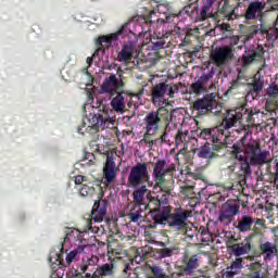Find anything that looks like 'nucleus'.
<instances>
[{
    "instance_id": "nucleus-52",
    "label": "nucleus",
    "mask_w": 278,
    "mask_h": 278,
    "mask_svg": "<svg viewBox=\"0 0 278 278\" xmlns=\"http://www.w3.org/2000/svg\"><path fill=\"white\" fill-rule=\"evenodd\" d=\"M104 168H116V163L114 162V157L110 155L106 156V163Z\"/></svg>"
},
{
    "instance_id": "nucleus-63",
    "label": "nucleus",
    "mask_w": 278,
    "mask_h": 278,
    "mask_svg": "<svg viewBox=\"0 0 278 278\" xmlns=\"http://www.w3.org/2000/svg\"><path fill=\"white\" fill-rule=\"evenodd\" d=\"M86 62L88 64V67L92 66V62H93L92 56L87 58Z\"/></svg>"
},
{
    "instance_id": "nucleus-57",
    "label": "nucleus",
    "mask_w": 278,
    "mask_h": 278,
    "mask_svg": "<svg viewBox=\"0 0 278 278\" xmlns=\"http://www.w3.org/2000/svg\"><path fill=\"white\" fill-rule=\"evenodd\" d=\"M274 169H275V180H274V184L278 188V161L276 162Z\"/></svg>"
},
{
    "instance_id": "nucleus-18",
    "label": "nucleus",
    "mask_w": 278,
    "mask_h": 278,
    "mask_svg": "<svg viewBox=\"0 0 278 278\" xmlns=\"http://www.w3.org/2000/svg\"><path fill=\"white\" fill-rule=\"evenodd\" d=\"M238 121H242V113L240 111H227L225 118L217 128L224 129V132L226 134L228 129L236 127Z\"/></svg>"
},
{
    "instance_id": "nucleus-1",
    "label": "nucleus",
    "mask_w": 278,
    "mask_h": 278,
    "mask_svg": "<svg viewBox=\"0 0 278 278\" xmlns=\"http://www.w3.org/2000/svg\"><path fill=\"white\" fill-rule=\"evenodd\" d=\"M230 155L240 163L243 177L251 175V166H264L268 163V152H262L260 143L255 141L247 143V135L232 144Z\"/></svg>"
},
{
    "instance_id": "nucleus-51",
    "label": "nucleus",
    "mask_w": 278,
    "mask_h": 278,
    "mask_svg": "<svg viewBox=\"0 0 278 278\" xmlns=\"http://www.w3.org/2000/svg\"><path fill=\"white\" fill-rule=\"evenodd\" d=\"M194 187L192 186H187L182 188V194H186V197H194Z\"/></svg>"
},
{
    "instance_id": "nucleus-13",
    "label": "nucleus",
    "mask_w": 278,
    "mask_h": 278,
    "mask_svg": "<svg viewBox=\"0 0 278 278\" xmlns=\"http://www.w3.org/2000/svg\"><path fill=\"white\" fill-rule=\"evenodd\" d=\"M92 278H114L116 277V258L109 257V262L102 265H98Z\"/></svg>"
},
{
    "instance_id": "nucleus-26",
    "label": "nucleus",
    "mask_w": 278,
    "mask_h": 278,
    "mask_svg": "<svg viewBox=\"0 0 278 278\" xmlns=\"http://www.w3.org/2000/svg\"><path fill=\"white\" fill-rule=\"evenodd\" d=\"M214 3H216V0H206L204 4L202 5L200 12L197 11L195 14V21H207V18H212L214 16V13H212V8H214Z\"/></svg>"
},
{
    "instance_id": "nucleus-17",
    "label": "nucleus",
    "mask_w": 278,
    "mask_h": 278,
    "mask_svg": "<svg viewBox=\"0 0 278 278\" xmlns=\"http://www.w3.org/2000/svg\"><path fill=\"white\" fill-rule=\"evenodd\" d=\"M235 18H239L240 15L236 14V9H231L227 2H224V5L212 15V18L217 23L220 21H233Z\"/></svg>"
},
{
    "instance_id": "nucleus-3",
    "label": "nucleus",
    "mask_w": 278,
    "mask_h": 278,
    "mask_svg": "<svg viewBox=\"0 0 278 278\" xmlns=\"http://www.w3.org/2000/svg\"><path fill=\"white\" fill-rule=\"evenodd\" d=\"M176 170L177 165L175 163L167 164L166 160H157L152 172V177L155 181L154 188H160L165 195L170 194V188L164 186V184H166V175H173Z\"/></svg>"
},
{
    "instance_id": "nucleus-8",
    "label": "nucleus",
    "mask_w": 278,
    "mask_h": 278,
    "mask_svg": "<svg viewBox=\"0 0 278 278\" xmlns=\"http://www.w3.org/2000/svg\"><path fill=\"white\" fill-rule=\"evenodd\" d=\"M266 8V4L262 1H252L249 3L245 12L243 15H241L245 23V25H251V23L255 21H262L264 18V10Z\"/></svg>"
},
{
    "instance_id": "nucleus-36",
    "label": "nucleus",
    "mask_w": 278,
    "mask_h": 278,
    "mask_svg": "<svg viewBox=\"0 0 278 278\" xmlns=\"http://www.w3.org/2000/svg\"><path fill=\"white\" fill-rule=\"evenodd\" d=\"M149 202L144 207L146 210H149V214H153V212H160L162 210V201H160L157 198L151 197V194H148Z\"/></svg>"
},
{
    "instance_id": "nucleus-20",
    "label": "nucleus",
    "mask_w": 278,
    "mask_h": 278,
    "mask_svg": "<svg viewBox=\"0 0 278 278\" xmlns=\"http://www.w3.org/2000/svg\"><path fill=\"white\" fill-rule=\"evenodd\" d=\"M112 123V118L108 116L105 113H98L92 115L91 118H89V125L91 126L94 131H99V129H104Z\"/></svg>"
},
{
    "instance_id": "nucleus-41",
    "label": "nucleus",
    "mask_w": 278,
    "mask_h": 278,
    "mask_svg": "<svg viewBox=\"0 0 278 278\" xmlns=\"http://www.w3.org/2000/svg\"><path fill=\"white\" fill-rule=\"evenodd\" d=\"M155 134L157 132H149V130H146V134L143 135L141 142H143V144H148L150 149L152 147H155V144H157V139L155 140L151 139V136H155Z\"/></svg>"
},
{
    "instance_id": "nucleus-44",
    "label": "nucleus",
    "mask_w": 278,
    "mask_h": 278,
    "mask_svg": "<svg viewBox=\"0 0 278 278\" xmlns=\"http://www.w3.org/2000/svg\"><path fill=\"white\" fill-rule=\"evenodd\" d=\"M79 194L80 197H92V194H94V187L83 185L79 189Z\"/></svg>"
},
{
    "instance_id": "nucleus-61",
    "label": "nucleus",
    "mask_w": 278,
    "mask_h": 278,
    "mask_svg": "<svg viewBox=\"0 0 278 278\" xmlns=\"http://www.w3.org/2000/svg\"><path fill=\"white\" fill-rule=\"evenodd\" d=\"M198 231L199 233H201V236H207V228H205L204 226H200Z\"/></svg>"
},
{
    "instance_id": "nucleus-14",
    "label": "nucleus",
    "mask_w": 278,
    "mask_h": 278,
    "mask_svg": "<svg viewBox=\"0 0 278 278\" xmlns=\"http://www.w3.org/2000/svg\"><path fill=\"white\" fill-rule=\"evenodd\" d=\"M216 108V102H214V98L212 96H205L203 99H198L192 104V110L198 112L199 116H205V114L212 113V111Z\"/></svg>"
},
{
    "instance_id": "nucleus-56",
    "label": "nucleus",
    "mask_w": 278,
    "mask_h": 278,
    "mask_svg": "<svg viewBox=\"0 0 278 278\" xmlns=\"http://www.w3.org/2000/svg\"><path fill=\"white\" fill-rule=\"evenodd\" d=\"M74 181L76 186H81L83 181H86V176L78 175L75 177Z\"/></svg>"
},
{
    "instance_id": "nucleus-47",
    "label": "nucleus",
    "mask_w": 278,
    "mask_h": 278,
    "mask_svg": "<svg viewBox=\"0 0 278 278\" xmlns=\"http://www.w3.org/2000/svg\"><path fill=\"white\" fill-rule=\"evenodd\" d=\"M174 251H175V248H163L159 251V255L161 257H173Z\"/></svg>"
},
{
    "instance_id": "nucleus-62",
    "label": "nucleus",
    "mask_w": 278,
    "mask_h": 278,
    "mask_svg": "<svg viewBox=\"0 0 278 278\" xmlns=\"http://www.w3.org/2000/svg\"><path fill=\"white\" fill-rule=\"evenodd\" d=\"M129 270H131V267L129 266V263H126V264H125V267H124V273H125V275H128V274H129Z\"/></svg>"
},
{
    "instance_id": "nucleus-34",
    "label": "nucleus",
    "mask_w": 278,
    "mask_h": 278,
    "mask_svg": "<svg viewBox=\"0 0 278 278\" xmlns=\"http://www.w3.org/2000/svg\"><path fill=\"white\" fill-rule=\"evenodd\" d=\"M86 245H78L76 249L72 250L66 254L65 263L71 266L73 262H79V255L84 253Z\"/></svg>"
},
{
    "instance_id": "nucleus-50",
    "label": "nucleus",
    "mask_w": 278,
    "mask_h": 278,
    "mask_svg": "<svg viewBox=\"0 0 278 278\" xmlns=\"http://www.w3.org/2000/svg\"><path fill=\"white\" fill-rule=\"evenodd\" d=\"M252 53L256 56V59L262 60V58H264V46L258 45L255 51Z\"/></svg>"
},
{
    "instance_id": "nucleus-2",
    "label": "nucleus",
    "mask_w": 278,
    "mask_h": 278,
    "mask_svg": "<svg viewBox=\"0 0 278 278\" xmlns=\"http://www.w3.org/2000/svg\"><path fill=\"white\" fill-rule=\"evenodd\" d=\"M151 179L149 174V163H137L130 168L128 175V188H137L132 192V201L135 205H144V194H147V184Z\"/></svg>"
},
{
    "instance_id": "nucleus-10",
    "label": "nucleus",
    "mask_w": 278,
    "mask_h": 278,
    "mask_svg": "<svg viewBox=\"0 0 278 278\" xmlns=\"http://www.w3.org/2000/svg\"><path fill=\"white\" fill-rule=\"evenodd\" d=\"M128 24H124L119 30L110 35H102L96 40L97 50L94 51V55H99V53H105V49L112 47V42L118 40V36H123L125 34V29H127Z\"/></svg>"
},
{
    "instance_id": "nucleus-40",
    "label": "nucleus",
    "mask_w": 278,
    "mask_h": 278,
    "mask_svg": "<svg viewBox=\"0 0 278 278\" xmlns=\"http://www.w3.org/2000/svg\"><path fill=\"white\" fill-rule=\"evenodd\" d=\"M103 175L106 186H110L116 179V168H103Z\"/></svg>"
},
{
    "instance_id": "nucleus-58",
    "label": "nucleus",
    "mask_w": 278,
    "mask_h": 278,
    "mask_svg": "<svg viewBox=\"0 0 278 278\" xmlns=\"http://www.w3.org/2000/svg\"><path fill=\"white\" fill-rule=\"evenodd\" d=\"M159 140H161L162 144H164V142H168V132L164 131Z\"/></svg>"
},
{
    "instance_id": "nucleus-43",
    "label": "nucleus",
    "mask_w": 278,
    "mask_h": 278,
    "mask_svg": "<svg viewBox=\"0 0 278 278\" xmlns=\"http://www.w3.org/2000/svg\"><path fill=\"white\" fill-rule=\"evenodd\" d=\"M264 227V219L262 218H254V227H252L253 233L250 235V238H255V236H260V228L258 227Z\"/></svg>"
},
{
    "instance_id": "nucleus-25",
    "label": "nucleus",
    "mask_w": 278,
    "mask_h": 278,
    "mask_svg": "<svg viewBox=\"0 0 278 278\" xmlns=\"http://www.w3.org/2000/svg\"><path fill=\"white\" fill-rule=\"evenodd\" d=\"M199 270V255L194 254L188 258L185 266H181V275L192 277Z\"/></svg>"
},
{
    "instance_id": "nucleus-32",
    "label": "nucleus",
    "mask_w": 278,
    "mask_h": 278,
    "mask_svg": "<svg viewBox=\"0 0 278 278\" xmlns=\"http://www.w3.org/2000/svg\"><path fill=\"white\" fill-rule=\"evenodd\" d=\"M97 264H99V256L91 255L90 257H85L83 258L79 266L80 271H83L85 275L88 273H92Z\"/></svg>"
},
{
    "instance_id": "nucleus-29",
    "label": "nucleus",
    "mask_w": 278,
    "mask_h": 278,
    "mask_svg": "<svg viewBox=\"0 0 278 278\" xmlns=\"http://www.w3.org/2000/svg\"><path fill=\"white\" fill-rule=\"evenodd\" d=\"M228 251L231 255H235V257H242V255H248V253H251V242H241L230 245V250Z\"/></svg>"
},
{
    "instance_id": "nucleus-45",
    "label": "nucleus",
    "mask_w": 278,
    "mask_h": 278,
    "mask_svg": "<svg viewBox=\"0 0 278 278\" xmlns=\"http://www.w3.org/2000/svg\"><path fill=\"white\" fill-rule=\"evenodd\" d=\"M257 60V56L253 52L251 54H243L242 64L243 66H249V64H253Z\"/></svg>"
},
{
    "instance_id": "nucleus-46",
    "label": "nucleus",
    "mask_w": 278,
    "mask_h": 278,
    "mask_svg": "<svg viewBox=\"0 0 278 278\" xmlns=\"http://www.w3.org/2000/svg\"><path fill=\"white\" fill-rule=\"evenodd\" d=\"M267 93L269 94V97H273V98L278 97V77L269 86V88L267 89Z\"/></svg>"
},
{
    "instance_id": "nucleus-28",
    "label": "nucleus",
    "mask_w": 278,
    "mask_h": 278,
    "mask_svg": "<svg viewBox=\"0 0 278 278\" xmlns=\"http://www.w3.org/2000/svg\"><path fill=\"white\" fill-rule=\"evenodd\" d=\"M242 118H244L248 125L252 127L260 123V110L257 109H241Z\"/></svg>"
},
{
    "instance_id": "nucleus-42",
    "label": "nucleus",
    "mask_w": 278,
    "mask_h": 278,
    "mask_svg": "<svg viewBox=\"0 0 278 278\" xmlns=\"http://www.w3.org/2000/svg\"><path fill=\"white\" fill-rule=\"evenodd\" d=\"M190 90H191V92H193V94H201V93L205 92V90H207V87L204 86L199 80H197L195 83L191 84Z\"/></svg>"
},
{
    "instance_id": "nucleus-5",
    "label": "nucleus",
    "mask_w": 278,
    "mask_h": 278,
    "mask_svg": "<svg viewBox=\"0 0 278 278\" xmlns=\"http://www.w3.org/2000/svg\"><path fill=\"white\" fill-rule=\"evenodd\" d=\"M162 116H168V109L160 106L156 111H150L143 118L146 131L148 134H157L162 125Z\"/></svg>"
},
{
    "instance_id": "nucleus-48",
    "label": "nucleus",
    "mask_w": 278,
    "mask_h": 278,
    "mask_svg": "<svg viewBox=\"0 0 278 278\" xmlns=\"http://www.w3.org/2000/svg\"><path fill=\"white\" fill-rule=\"evenodd\" d=\"M214 77V72H210L207 74H202V76L198 79L200 83H202L204 86H207V81Z\"/></svg>"
},
{
    "instance_id": "nucleus-39",
    "label": "nucleus",
    "mask_w": 278,
    "mask_h": 278,
    "mask_svg": "<svg viewBox=\"0 0 278 278\" xmlns=\"http://www.w3.org/2000/svg\"><path fill=\"white\" fill-rule=\"evenodd\" d=\"M199 10V4L190 3L181 10V14H187L190 18H197V11Z\"/></svg>"
},
{
    "instance_id": "nucleus-35",
    "label": "nucleus",
    "mask_w": 278,
    "mask_h": 278,
    "mask_svg": "<svg viewBox=\"0 0 278 278\" xmlns=\"http://www.w3.org/2000/svg\"><path fill=\"white\" fill-rule=\"evenodd\" d=\"M83 236L81 232L78 229L68 228L66 230V235L63 239V242H61V245L59 247L61 253L64 251V242L67 240H81Z\"/></svg>"
},
{
    "instance_id": "nucleus-59",
    "label": "nucleus",
    "mask_w": 278,
    "mask_h": 278,
    "mask_svg": "<svg viewBox=\"0 0 278 278\" xmlns=\"http://www.w3.org/2000/svg\"><path fill=\"white\" fill-rule=\"evenodd\" d=\"M147 253V248H140L137 250V255H140V257H144Z\"/></svg>"
},
{
    "instance_id": "nucleus-9",
    "label": "nucleus",
    "mask_w": 278,
    "mask_h": 278,
    "mask_svg": "<svg viewBox=\"0 0 278 278\" xmlns=\"http://www.w3.org/2000/svg\"><path fill=\"white\" fill-rule=\"evenodd\" d=\"M227 149V143H211L206 141L203 146L197 149V155L201 160H216L220 151Z\"/></svg>"
},
{
    "instance_id": "nucleus-31",
    "label": "nucleus",
    "mask_w": 278,
    "mask_h": 278,
    "mask_svg": "<svg viewBox=\"0 0 278 278\" xmlns=\"http://www.w3.org/2000/svg\"><path fill=\"white\" fill-rule=\"evenodd\" d=\"M166 268L164 269L162 266L154 265L150 267V270L154 278H173V267L170 264L165 265Z\"/></svg>"
},
{
    "instance_id": "nucleus-27",
    "label": "nucleus",
    "mask_w": 278,
    "mask_h": 278,
    "mask_svg": "<svg viewBox=\"0 0 278 278\" xmlns=\"http://www.w3.org/2000/svg\"><path fill=\"white\" fill-rule=\"evenodd\" d=\"M242 88H244V83H242V76L237 75L235 79L230 81L229 88L226 90V97H236V94H241Z\"/></svg>"
},
{
    "instance_id": "nucleus-30",
    "label": "nucleus",
    "mask_w": 278,
    "mask_h": 278,
    "mask_svg": "<svg viewBox=\"0 0 278 278\" xmlns=\"http://www.w3.org/2000/svg\"><path fill=\"white\" fill-rule=\"evenodd\" d=\"M264 90V83L254 79L252 84H250V90L245 96L247 101H255L257 97H260V92Z\"/></svg>"
},
{
    "instance_id": "nucleus-4",
    "label": "nucleus",
    "mask_w": 278,
    "mask_h": 278,
    "mask_svg": "<svg viewBox=\"0 0 278 278\" xmlns=\"http://www.w3.org/2000/svg\"><path fill=\"white\" fill-rule=\"evenodd\" d=\"M238 214H240V200H227L219 210L217 222L224 227H229Z\"/></svg>"
},
{
    "instance_id": "nucleus-15",
    "label": "nucleus",
    "mask_w": 278,
    "mask_h": 278,
    "mask_svg": "<svg viewBox=\"0 0 278 278\" xmlns=\"http://www.w3.org/2000/svg\"><path fill=\"white\" fill-rule=\"evenodd\" d=\"M168 92V84L159 83L156 84L151 91L152 103L155 108H162L166 103V93Z\"/></svg>"
},
{
    "instance_id": "nucleus-23",
    "label": "nucleus",
    "mask_w": 278,
    "mask_h": 278,
    "mask_svg": "<svg viewBox=\"0 0 278 278\" xmlns=\"http://www.w3.org/2000/svg\"><path fill=\"white\" fill-rule=\"evenodd\" d=\"M136 51V45L131 41L125 43L122 47V50L117 54V60L119 62H124V64H130L131 60H134V53Z\"/></svg>"
},
{
    "instance_id": "nucleus-24",
    "label": "nucleus",
    "mask_w": 278,
    "mask_h": 278,
    "mask_svg": "<svg viewBox=\"0 0 278 278\" xmlns=\"http://www.w3.org/2000/svg\"><path fill=\"white\" fill-rule=\"evenodd\" d=\"M173 206L167 205L163 210L152 212L150 215L156 225H168Z\"/></svg>"
},
{
    "instance_id": "nucleus-38",
    "label": "nucleus",
    "mask_w": 278,
    "mask_h": 278,
    "mask_svg": "<svg viewBox=\"0 0 278 278\" xmlns=\"http://www.w3.org/2000/svg\"><path fill=\"white\" fill-rule=\"evenodd\" d=\"M128 218L130 219V223H138V220L142 218V207L135 204L128 214Z\"/></svg>"
},
{
    "instance_id": "nucleus-53",
    "label": "nucleus",
    "mask_w": 278,
    "mask_h": 278,
    "mask_svg": "<svg viewBox=\"0 0 278 278\" xmlns=\"http://www.w3.org/2000/svg\"><path fill=\"white\" fill-rule=\"evenodd\" d=\"M233 244H238V239L236 238V236H230L226 242V247L228 249V251L230 250V247H233Z\"/></svg>"
},
{
    "instance_id": "nucleus-12",
    "label": "nucleus",
    "mask_w": 278,
    "mask_h": 278,
    "mask_svg": "<svg viewBox=\"0 0 278 278\" xmlns=\"http://www.w3.org/2000/svg\"><path fill=\"white\" fill-rule=\"evenodd\" d=\"M233 58V50L231 47H218L211 52V59L216 66H225L229 63V60Z\"/></svg>"
},
{
    "instance_id": "nucleus-55",
    "label": "nucleus",
    "mask_w": 278,
    "mask_h": 278,
    "mask_svg": "<svg viewBox=\"0 0 278 278\" xmlns=\"http://www.w3.org/2000/svg\"><path fill=\"white\" fill-rule=\"evenodd\" d=\"M179 89L177 88V86H170L168 85V88H167V94L169 97V99H173L175 97V92H177Z\"/></svg>"
},
{
    "instance_id": "nucleus-6",
    "label": "nucleus",
    "mask_w": 278,
    "mask_h": 278,
    "mask_svg": "<svg viewBox=\"0 0 278 278\" xmlns=\"http://www.w3.org/2000/svg\"><path fill=\"white\" fill-rule=\"evenodd\" d=\"M125 88V80L123 76H116V74H111L106 77L102 85L100 86V94H108L110 98L116 97L117 92H122Z\"/></svg>"
},
{
    "instance_id": "nucleus-22",
    "label": "nucleus",
    "mask_w": 278,
    "mask_h": 278,
    "mask_svg": "<svg viewBox=\"0 0 278 278\" xmlns=\"http://www.w3.org/2000/svg\"><path fill=\"white\" fill-rule=\"evenodd\" d=\"M125 94H129V91L127 90L119 91L111 98V108L117 114H125V108H126Z\"/></svg>"
},
{
    "instance_id": "nucleus-19",
    "label": "nucleus",
    "mask_w": 278,
    "mask_h": 278,
    "mask_svg": "<svg viewBox=\"0 0 278 278\" xmlns=\"http://www.w3.org/2000/svg\"><path fill=\"white\" fill-rule=\"evenodd\" d=\"M253 225H255V217L251 215H242L237 219L235 228L239 233H249V231H253Z\"/></svg>"
},
{
    "instance_id": "nucleus-37",
    "label": "nucleus",
    "mask_w": 278,
    "mask_h": 278,
    "mask_svg": "<svg viewBox=\"0 0 278 278\" xmlns=\"http://www.w3.org/2000/svg\"><path fill=\"white\" fill-rule=\"evenodd\" d=\"M191 137H190V131L188 130H178V134L176 135V144H182L185 149L188 148V142H190Z\"/></svg>"
},
{
    "instance_id": "nucleus-21",
    "label": "nucleus",
    "mask_w": 278,
    "mask_h": 278,
    "mask_svg": "<svg viewBox=\"0 0 278 278\" xmlns=\"http://www.w3.org/2000/svg\"><path fill=\"white\" fill-rule=\"evenodd\" d=\"M261 255H263L264 262H270L278 255L277 243L266 241L265 243L260 244Z\"/></svg>"
},
{
    "instance_id": "nucleus-7",
    "label": "nucleus",
    "mask_w": 278,
    "mask_h": 278,
    "mask_svg": "<svg viewBox=\"0 0 278 278\" xmlns=\"http://www.w3.org/2000/svg\"><path fill=\"white\" fill-rule=\"evenodd\" d=\"M167 225L172 231L184 233L188 229V212L181 210L169 211Z\"/></svg>"
},
{
    "instance_id": "nucleus-64",
    "label": "nucleus",
    "mask_w": 278,
    "mask_h": 278,
    "mask_svg": "<svg viewBox=\"0 0 278 278\" xmlns=\"http://www.w3.org/2000/svg\"><path fill=\"white\" fill-rule=\"evenodd\" d=\"M236 166H238V164H232L230 166H228V170H230L231 173H233L236 170Z\"/></svg>"
},
{
    "instance_id": "nucleus-60",
    "label": "nucleus",
    "mask_w": 278,
    "mask_h": 278,
    "mask_svg": "<svg viewBox=\"0 0 278 278\" xmlns=\"http://www.w3.org/2000/svg\"><path fill=\"white\" fill-rule=\"evenodd\" d=\"M220 29L223 31H229V29H231V26L229 24L223 23L220 24Z\"/></svg>"
},
{
    "instance_id": "nucleus-54",
    "label": "nucleus",
    "mask_w": 278,
    "mask_h": 278,
    "mask_svg": "<svg viewBox=\"0 0 278 278\" xmlns=\"http://www.w3.org/2000/svg\"><path fill=\"white\" fill-rule=\"evenodd\" d=\"M153 49L155 51L160 50V49H164V45H166V42L164 41V39H157V41L153 42Z\"/></svg>"
},
{
    "instance_id": "nucleus-16",
    "label": "nucleus",
    "mask_w": 278,
    "mask_h": 278,
    "mask_svg": "<svg viewBox=\"0 0 278 278\" xmlns=\"http://www.w3.org/2000/svg\"><path fill=\"white\" fill-rule=\"evenodd\" d=\"M108 214V200L99 197L98 200L94 201L92 210H91V219L94 223H103L105 215Z\"/></svg>"
},
{
    "instance_id": "nucleus-11",
    "label": "nucleus",
    "mask_w": 278,
    "mask_h": 278,
    "mask_svg": "<svg viewBox=\"0 0 278 278\" xmlns=\"http://www.w3.org/2000/svg\"><path fill=\"white\" fill-rule=\"evenodd\" d=\"M225 130L223 128H203L198 132V138L205 140L211 144H227L223 139L225 138Z\"/></svg>"
},
{
    "instance_id": "nucleus-33",
    "label": "nucleus",
    "mask_w": 278,
    "mask_h": 278,
    "mask_svg": "<svg viewBox=\"0 0 278 278\" xmlns=\"http://www.w3.org/2000/svg\"><path fill=\"white\" fill-rule=\"evenodd\" d=\"M242 268H244L242 257H237V258L230 264V266H228V267L226 268L225 277H227V278L236 277V275H238V273H240V270H241Z\"/></svg>"
},
{
    "instance_id": "nucleus-49",
    "label": "nucleus",
    "mask_w": 278,
    "mask_h": 278,
    "mask_svg": "<svg viewBox=\"0 0 278 278\" xmlns=\"http://www.w3.org/2000/svg\"><path fill=\"white\" fill-rule=\"evenodd\" d=\"M54 260H55V262H53V254H50V256H49L50 264H56V265L62 264V254L54 253Z\"/></svg>"
}]
</instances>
